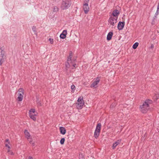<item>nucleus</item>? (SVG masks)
<instances>
[{
	"mask_svg": "<svg viewBox=\"0 0 159 159\" xmlns=\"http://www.w3.org/2000/svg\"><path fill=\"white\" fill-rule=\"evenodd\" d=\"M67 34V30H64L62 33L60 35V37L61 39H64L66 38Z\"/></svg>",
	"mask_w": 159,
	"mask_h": 159,
	"instance_id": "obj_13",
	"label": "nucleus"
},
{
	"mask_svg": "<svg viewBox=\"0 0 159 159\" xmlns=\"http://www.w3.org/2000/svg\"><path fill=\"white\" fill-rule=\"evenodd\" d=\"M67 62H68L70 63H73V61L71 60V59L70 58H69L68 57L67 60Z\"/></svg>",
	"mask_w": 159,
	"mask_h": 159,
	"instance_id": "obj_24",
	"label": "nucleus"
},
{
	"mask_svg": "<svg viewBox=\"0 0 159 159\" xmlns=\"http://www.w3.org/2000/svg\"><path fill=\"white\" fill-rule=\"evenodd\" d=\"M117 17H114L112 16H110L108 20L109 25L114 26L117 22Z\"/></svg>",
	"mask_w": 159,
	"mask_h": 159,
	"instance_id": "obj_7",
	"label": "nucleus"
},
{
	"mask_svg": "<svg viewBox=\"0 0 159 159\" xmlns=\"http://www.w3.org/2000/svg\"><path fill=\"white\" fill-rule=\"evenodd\" d=\"M139 45V43L138 42H136L135 43L133 46V48L134 49H135Z\"/></svg>",
	"mask_w": 159,
	"mask_h": 159,
	"instance_id": "obj_20",
	"label": "nucleus"
},
{
	"mask_svg": "<svg viewBox=\"0 0 159 159\" xmlns=\"http://www.w3.org/2000/svg\"><path fill=\"white\" fill-rule=\"evenodd\" d=\"M31 144H32V145L33 146H34L35 145V143L33 142Z\"/></svg>",
	"mask_w": 159,
	"mask_h": 159,
	"instance_id": "obj_38",
	"label": "nucleus"
},
{
	"mask_svg": "<svg viewBox=\"0 0 159 159\" xmlns=\"http://www.w3.org/2000/svg\"><path fill=\"white\" fill-rule=\"evenodd\" d=\"M113 35V33L112 32H110L107 35V40H110Z\"/></svg>",
	"mask_w": 159,
	"mask_h": 159,
	"instance_id": "obj_16",
	"label": "nucleus"
},
{
	"mask_svg": "<svg viewBox=\"0 0 159 159\" xmlns=\"http://www.w3.org/2000/svg\"><path fill=\"white\" fill-rule=\"evenodd\" d=\"M5 141L7 142L8 143V144H9L10 143V142H9V139H7L6 140H5Z\"/></svg>",
	"mask_w": 159,
	"mask_h": 159,
	"instance_id": "obj_31",
	"label": "nucleus"
},
{
	"mask_svg": "<svg viewBox=\"0 0 159 159\" xmlns=\"http://www.w3.org/2000/svg\"><path fill=\"white\" fill-rule=\"evenodd\" d=\"M72 52H70V53L69 56L68 57L69 58H70L71 59L72 57Z\"/></svg>",
	"mask_w": 159,
	"mask_h": 159,
	"instance_id": "obj_28",
	"label": "nucleus"
},
{
	"mask_svg": "<svg viewBox=\"0 0 159 159\" xmlns=\"http://www.w3.org/2000/svg\"><path fill=\"white\" fill-rule=\"evenodd\" d=\"M5 146L6 147L8 148H10V146L7 144H5Z\"/></svg>",
	"mask_w": 159,
	"mask_h": 159,
	"instance_id": "obj_35",
	"label": "nucleus"
},
{
	"mask_svg": "<svg viewBox=\"0 0 159 159\" xmlns=\"http://www.w3.org/2000/svg\"><path fill=\"white\" fill-rule=\"evenodd\" d=\"M29 115L30 118L34 121H36V118L35 117L37 115V112H35L34 109H31L29 111Z\"/></svg>",
	"mask_w": 159,
	"mask_h": 159,
	"instance_id": "obj_4",
	"label": "nucleus"
},
{
	"mask_svg": "<svg viewBox=\"0 0 159 159\" xmlns=\"http://www.w3.org/2000/svg\"><path fill=\"white\" fill-rule=\"evenodd\" d=\"M4 59H0V65L1 66L4 61Z\"/></svg>",
	"mask_w": 159,
	"mask_h": 159,
	"instance_id": "obj_27",
	"label": "nucleus"
},
{
	"mask_svg": "<svg viewBox=\"0 0 159 159\" xmlns=\"http://www.w3.org/2000/svg\"><path fill=\"white\" fill-rule=\"evenodd\" d=\"M100 81V79L98 77H97L96 79H94V81L90 85V87H97V85L99 83Z\"/></svg>",
	"mask_w": 159,
	"mask_h": 159,
	"instance_id": "obj_9",
	"label": "nucleus"
},
{
	"mask_svg": "<svg viewBox=\"0 0 159 159\" xmlns=\"http://www.w3.org/2000/svg\"><path fill=\"white\" fill-rule=\"evenodd\" d=\"M157 17H156V16H154L153 17L152 21L151 22V24L152 25H153L155 24V20H157Z\"/></svg>",
	"mask_w": 159,
	"mask_h": 159,
	"instance_id": "obj_18",
	"label": "nucleus"
},
{
	"mask_svg": "<svg viewBox=\"0 0 159 159\" xmlns=\"http://www.w3.org/2000/svg\"><path fill=\"white\" fill-rule=\"evenodd\" d=\"M121 141V139H120L117 140L116 142H114L112 146L113 149L115 148L119 144Z\"/></svg>",
	"mask_w": 159,
	"mask_h": 159,
	"instance_id": "obj_11",
	"label": "nucleus"
},
{
	"mask_svg": "<svg viewBox=\"0 0 159 159\" xmlns=\"http://www.w3.org/2000/svg\"><path fill=\"white\" fill-rule=\"evenodd\" d=\"M75 60H74L73 61L74 62H73V64L72 65L75 68V66L76 65V64H74V63L75 62Z\"/></svg>",
	"mask_w": 159,
	"mask_h": 159,
	"instance_id": "obj_33",
	"label": "nucleus"
},
{
	"mask_svg": "<svg viewBox=\"0 0 159 159\" xmlns=\"http://www.w3.org/2000/svg\"><path fill=\"white\" fill-rule=\"evenodd\" d=\"M33 159L32 157H29L28 158V159Z\"/></svg>",
	"mask_w": 159,
	"mask_h": 159,
	"instance_id": "obj_39",
	"label": "nucleus"
},
{
	"mask_svg": "<svg viewBox=\"0 0 159 159\" xmlns=\"http://www.w3.org/2000/svg\"><path fill=\"white\" fill-rule=\"evenodd\" d=\"M37 104L38 106L40 107V106H41V103L40 102H39V101L37 102Z\"/></svg>",
	"mask_w": 159,
	"mask_h": 159,
	"instance_id": "obj_30",
	"label": "nucleus"
},
{
	"mask_svg": "<svg viewBox=\"0 0 159 159\" xmlns=\"http://www.w3.org/2000/svg\"><path fill=\"white\" fill-rule=\"evenodd\" d=\"M71 89L72 90V92H74L75 89V85H72L71 86Z\"/></svg>",
	"mask_w": 159,
	"mask_h": 159,
	"instance_id": "obj_22",
	"label": "nucleus"
},
{
	"mask_svg": "<svg viewBox=\"0 0 159 159\" xmlns=\"http://www.w3.org/2000/svg\"><path fill=\"white\" fill-rule=\"evenodd\" d=\"M83 97L82 96L80 97L78 99L77 102L78 103H76L77 107L78 109H81L84 104V102L83 100Z\"/></svg>",
	"mask_w": 159,
	"mask_h": 159,
	"instance_id": "obj_5",
	"label": "nucleus"
},
{
	"mask_svg": "<svg viewBox=\"0 0 159 159\" xmlns=\"http://www.w3.org/2000/svg\"><path fill=\"white\" fill-rule=\"evenodd\" d=\"M152 100L147 99L140 105V109L141 111L143 113H145L148 111L150 109V105L152 103Z\"/></svg>",
	"mask_w": 159,
	"mask_h": 159,
	"instance_id": "obj_1",
	"label": "nucleus"
},
{
	"mask_svg": "<svg viewBox=\"0 0 159 159\" xmlns=\"http://www.w3.org/2000/svg\"><path fill=\"white\" fill-rule=\"evenodd\" d=\"M157 11H159V2L158 3L157 8Z\"/></svg>",
	"mask_w": 159,
	"mask_h": 159,
	"instance_id": "obj_32",
	"label": "nucleus"
},
{
	"mask_svg": "<svg viewBox=\"0 0 159 159\" xmlns=\"http://www.w3.org/2000/svg\"><path fill=\"white\" fill-rule=\"evenodd\" d=\"M154 48V45L153 44H151V46H150V47H149V48L150 49H153Z\"/></svg>",
	"mask_w": 159,
	"mask_h": 159,
	"instance_id": "obj_29",
	"label": "nucleus"
},
{
	"mask_svg": "<svg viewBox=\"0 0 159 159\" xmlns=\"http://www.w3.org/2000/svg\"><path fill=\"white\" fill-rule=\"evenodd\" d=\"M32 30L34 32V34L37 35V32L36 30V27L35 26H33L32 27Z\"/></svg>",
	"mask_w": 159,
	"mask_h": 159,
	"instance_id": "obj_19",
	"label": "nucleus"
},
{
	"mask_svg": "<svg viewBox=\"0 0 159 159\" xmlns=\"http://www.w3.org/2000/svg\"><path fill=\"white\" fill-rule=\"evenodd\" d=\"M120 13L119 11L117 10H115L113 11L112 14L110 16H112L114 17H117Z\"/></svg>",
	"mask_w": 159,
	"mask_h": 159,
	"instance_id": "obj_12",
	"label": "nucleus"
},
{
	"mask_svg": "<svg viewBox=\"0 0 159 159\" xmlns=\"http://www.w3.org/2000/svg\"><path fill=\"white\" fill-rule=\"evenodd\" d=\"M125 25V22L124 21H119L117 25L118 29L119 30H122L124 27Z\"/></svg>",
	"mask_w": 159,
	"mask_h": 159,
	"instance_id": "obj_10",
	"label": "nucleus"
},
{
	"mask_svg": "<svg viewBox=\"0 0 159 159\" xmlns=\"http://www.w3.org/2000/svg\"><path fill=\"white\" fill-rule=\"evenodd\" d=\"M24 133L25 135V137L28 139H31L30 135V133L27 130H25L24 131Z\"/></svg>",
	"mask_w": 159,
	"mask_h": 159,
	"instance_id": "obj_15",
	"label": "nucleus"
},
{
	"mask_svg": "<svg viewBox=\"0 0 159 159\" xmlns=\"http://www.w3.org/2000/svg\"><path fill=\"white\" fill-rule=\"evenodd\" d=\"M71 4V0H64L61 3V7L62 10H66L68 9Z\"/></svg>",
	"mask_w": 159,
	"mask_h": 159,
	"instance_id": "obj_2",
	"label": "nucleus"
},
{
	"mask_svg": "<svg viewBox=\"0 0 159 159\" xmlns=\"http://www.w3.org/2000/svg\"><path fill=\"white\" fill-rule=\"evenodd\" d=\"M0 49H1V51L0 52V59L4 60V52L3 50L1 48Z\"/></svg>",
	"mask_w": 159,
	"mask_h": 159,
	"instance_id": "obj_17",
	"label": "nucleus"
},
{
	"mask_svg": "<svg viewBox=\"0 0 159 159\" xmlns=\"http://www.w3.org/2000/svg\"><path fill=\"white\" fill-rule=\"evenodd\" d=\"M30 140H28L29 141V142L30 143V144H31L33 142L32 140V139H30Z\"/></svg>",
	"mask_w": 159,
	"mask_h": 159,
	"instance_id": "obj_36",
	"label": "nucleus"
},
{
	"mask_svg": "<svg viewBox=\"0 0 159 159\" xmlns=\"http://www.w3.org/2000/svg\"><path fill=\"white\" fill-rule=\"evenodd\" d=\"M89 0H84V1L83 5V9L84 13L87 14L89 11V7L88 6V3Z\"/></svg>",
	"mask_w": 159,
	"mask_h": 159,
	"instance_id": "obj_6",
	"label": "nucleus"
},
{
	"mask_svg": "<svg viewBox=\"0 0 159 159\" xmlns=\"http://www.w3.org/2000/svg\"><path fill=\"white\" fill-rule=\"evenodd\" d=\"M70 63L69 62H66V69L67 70L68 68H69L70 67V65L69 64Z\"/></svg>",
	"mask_w": 159,
	"mask_h": 159,
	"instance_id": "obj_21",
	"label": "nucleus"
},
{
	"mask_svg": "<svg viewBox=\"0 0 159 159\" xmlns=\"http://www.w3.org/2000/svg\"><path fill=\"white\" fill-rule=\"evenodd\" d=\"M8 153L10 155H13L14 154L13 152L11 151H10V152H9Z\"/></svg>",
	"mask_w": 159,
	"mask_h": 159,
	"instance_id": "obj_34",
	"label": "nucleus"
},
{
	"mask_svg": "<svg viewBox=\"0 0 159 159\" xmlns=\"http://www.w3.org/2000/svg\"><path fill=\"white\" fill-rule=\"evenodd\" d=\"M159 14V11H157L155 13V16H156V17H157V16Z\"/></svg>",
	"mask_w": 159,
	"mask_h": 159,
	"instance_id": "obj_26",
	"label": "nucleus"
},
{
	"mask_svg": "<svg viewBox=\"0 0 159 159\" xmlns=\"http://www.w3.org/2000/svg\"><path fill=\"white\" fill-rule=\"evenodd\" d=\"M10 148H8V149L7 152H8V153H9V152H10V151H11L10 150Z\"/></svg>",
	"mask_w": 159,
	"mask_h": 159,
	"instance_id": "obj_37",
	"label": "nucleus"
},
{
	"mask_svg": "<svg viewBox=\"0 0 159 159\" xmlns=\"http://www.w3.org/2000/svg\"><path fill=\"white\" fill-rule=\"evenodd\" d=\"M101 127V125L100 123H98L96 126L94 133V137L96 139H97L99 135Z\"/></svg>",
	"mask_w": 159,
	"mask_h": 159,
	"instance_id": "obj_3",
	"label": "nucleus"
},
{
	"mask_svg": "<svg viewBox=\"0 0 159 159\" xmlns=\"http://www.w3.org/2000/svg\"><path fill=\"white\" fill-rule=\"evenodd\" d=\"M49 41L50 42V43L51 44H53V39H52L51 38H49Z\"/></svg>",
	"mask_w": 159,
	"mask_h": 159,
	"instance_id": "obj_25",
	"label": "nucleus"
},
{
	"mask_svg": "<svg viewBox=\"0 0 159 159\" xmlns=\"http://www.w3.org/2000/svg\"><path fill=\"white\" fill-rule=\"evenodd\" d=\"M65 141V139L64 138H62L61 139L60 141V143L61 144H63L64 143Z\"/></svg>",
	"mask_w": 159,
	"mask_h": 159,
	"instance_id": "obj_23",
	"label": "nucleus"
},
{
	"mask_svg": "<svg viewBox=\"0 0 159 159\" xmlns=\"http://www.w3.org/2000/svg\"><path fill=\"white\" fill-rule=\"evenodd\" d=\"M19 93H18V97L17 98V100L19 101H21L23 99V95L24 94V90L22 88H20L18 90Z\"/></svg>",
	"mask_w": 159,
	"mask_h": 159,
	"instance_id": "obj_8",
	"label": "nucleus"
},
{
	"mask_svg": "<svg viewBox=\"0 0 159 159\" xmlns=\"http://www.w3.org/2000/svg\"><path fill=\"white\" fill-rule=\"evenodd\" d=\"M59 129L60 131V133L63 134L64 135L65 134L66 132V129H65V128L64 127H61L59 128Z\"/></svg>",
	"mask_w": 159,
	"mask_h": 159,
	"instance_id": "obj_14",
	"label": "nucleus"
}]
</instances>
